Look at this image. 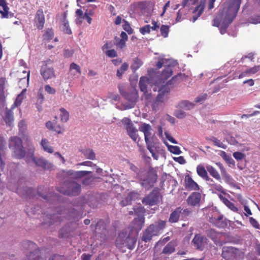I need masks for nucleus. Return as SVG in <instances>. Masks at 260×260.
Instances as JSON below:
<instances>
[{"label": "nucleus", "mask_w": 260, "mask_h": 260, "mask_svg": "<svg viewBox=\"0 0 260 260\" xmlns=\"http://www.w3.org/2000/svg\"><path fill=\"white\" fill-rule=\"evenodd\" d=\"M241 3V0H227L223 4L222 9L215 16L213 25L216 27L220 25V32L222 35L225 33L229 25L236 17Z\"/></svg>", "instance_id": "nucleus-1"}, {"label": "nucleus", "mask_w": 260, "mask_h": 260, "mask_svg": "<svg viewBox=\"0 0 260 260\" xmlns=\"http://www.w3.org/2000/svg\"><path fill=\"white\" fill-rule=\"evenodd\" d=\"M136 241V235H131L127 234L126 232L122 231L116 240V245L119 248L126 247L129 249H132L134 248Z\"/></svg>", "instance_id": "nucleus-2"}, {"label": "nucleus", "mask_w": 260, "mask_h": 260, "mask_svg": "<svg viewBox=\"0 0 260 260\" xmlns=\"http://www.w3.org/2000/svg\"><path fill=\"white\" fill-rule=\"evenodd\" d=\"M137 178L139 180L140 184L146 189H149L156 182L157 176L155 170L151 169L149 171L145 174L138 173Z\"/></svg>", "instance_id": "nucleus-3"}, {"label": "nucleus", "mask_w": 260, "mask_h": 260, "mask_svg": "<svg viewBox=\"0 0 260 260\" xmlns=\"http://www.w3.org/2000/svg\"><path fill=\"white\" fill-rule=\"evenodd\" d=\"M9 148L13 152V155L17 158H22L25 155L21 139L17 137H12L9 140Z\"/></svg>", "instance_id": "nucleus-4"}, {"label": "nucleus", "mask_w": 260, "mask_h": 260, "mask_svg": "<svg viewBox=\"0 0 260 260\" xmlns=\"http://www.w3.org/2000/svg\"><path fill=\"white\" fill-rule=\"evenodd\" d=\"M34 151L35 148L31 147L26 157V162L28 164L32 161L35 163L37 166L42 167L45 169H50L52 167V164L43 157L36 158L34 156Z\"/></svg>", "instance_id": "nucleus-5"}, {"label": "nucleus", "mask_w": 260, "mask_h": 260, "mask_svg": "<svg viewBox=\"0 0 260 260\" xmlns=\"http://www.w3.org/2000/svg\"><path fill=\"white\" fill-rule=\"evenodd\" d=\"M181 75L180 74L173 77L172 79L167 83L166 85L159 88V93L156 97L154 104L158 105L159 104L165 102L167 100L168 94L170 91L169 85L171 84L172 82L177 81L178 78L180 77Z\"/></svg>", "instance_id": "nucleus-6"}, {"label": "nucleus", "mask_w": 260, "mask_h": 260, "mask_svg": "<svg viewBox=\"0 0 260 260\" xmlns=\"http://www.w3.org/2000/svg\"><path fill=\"white\" fill-rule=\"evenodd\" d=\"M80 185L75 181H72L66 183L62 188L58 189V191L66 195L75 196L80 193Z\"/></svg>", "instance_id": "nucleus-7"}, {"label": "nucleus", "mask_w": 260, "mask_h": 260, "mask_svg": "<svg viewBox=\"0 0 260 260\" xmlns=\"http://www.w3.org/2000/svg\"><path fill=\"white\" fill-rule=\"evenodd\" d=\"M73 215H68V212L65 210H62V208H59L57 209L56 213L50 215V220H52L51 222H56L62 220V218L64 217L69 220H70L72 217H74L76 215V211L72 210Z\"/></svg>", "instance_id": "nucleus-8"}, {"label": "nucleus", "mask_w": 260, "mask_h": 260, "mask_svg": "<svg viewBox=\"0 0 260 260\" xmlns=\"http://www.w3.org/2000/svg\"><path fill=\"white\" fill-rule=\"evenodd\" d=\"M122 122L125 126L128 135L134 141L136 142L138 137V130L134 127L131 119L125 117L122 120Z\"/></svg>", "instance_id": "nucleus-9"}, {"label": "nucleus", "mask_w": 260, "mask_h": 260, "mask_svg": "<svg viewBox=\"0 0 260 260\" xmlns=\"http://www.w3.org/2000/svg\"><path fill=\"white\" fill-rule=\"evenodd\" d=\"M159 192L158 188H154L149 194L142 200V203L145 205L153 206L159 202Z\"/></svg>", "instance_id": "nucleus-10"}, {"label": "nucleus", "mask_w": 260, "mask_h": 260, "mask_svg": "<svg viewBox=\"0 0 260 260\" xmlns=\"http://www.w3.org/2000/svg\"><path fill=\"white\" fill-rule=\"evenodd\" d=\"M123 96L128 102V103L122 104L121 110H127L134 107L138 98L137 91L131 93H125Z\"/></svg>", "instance_id": "nucleus-11"}, {"label": "nucleus", "mask_w": 260, "mask_h": 260, "mask_svg": "<svg viewBox=\"0 0 260 260\" xmlns=\"http://www.w3.org/2000/svg\"><path fill=\"white\" fill-rule=\"evenodd\" d=\"M8 187L9 189L13 191L17 192L21 196L27 197L31 196L32 194L33 189L31 188L24 187L23 188H19L16 183H13L9 182L8 183Z\"/></svg>", "instance_id": "nucleus-12"}, {"label": "nucleus", "mask_w": 260, "mask_h": 260, "mask_svg": "<svg viewBox=\"0 0 260 260\" xmlns=\"http://www.w3.org/2000/svg\"><path fill=\"white\" fill-rule=\"evenodd\" d=\"M139 129L144 133L146 145L153 144V135L151 126L149 124L144 123L140 125Z\"/></svg>", "instance_id": "nucleus-13"}, {"label": "nucleus", "mask_w": 260, "mask_h": 260, "mask_svg": "<svg viewBox=\"0 0 260 260\" xmlns=\"http://www.w3.org/2000/svg\"><path fill=\"white\" fill-rule=\"evenodd\" d=\"M239 252V250L233 247H223L222 256L225 260H233L237 256Z\"/></svg>", "instance_id": "nucleus-14"}, {"label": "nucleus", "mask_w": 260, "mask_h": 260, "mask_svg": "<svg viewBox=\"0 0 260 260\" xmlns=\"http://www.w3.org/2000/svg\"><path fill=\"white\" fill-rule=\"evenodd\" d=\"M40 73L44 80H47L55 77L54 69L52 67H48L46 63L41 67Z\"/></svg>", "instance_id": "nucleus-15"}, {"label": "nucleus", "mask_w": 260, "mask_h": 260, "mask_svg": "<svg viewBox=\"0 0 260 260\" xmlns=\"http://www.w3.org/2000/svg\"><path fill=\"white\" fill-rule=\"evenodd\" d=\"M202 195L199 192H192L187 199L188 205L191 206H199Z\"/></svg>", "instance_id": "nucleus-16"}, {"label": "nucleus", "mask_w": 260, "mask_h": 260, "mask_svg": "<svg viewBox=\"0 0 260 260\" xmlns=\"http://www.w3.org/2000/svg\"><path fill=\"white\" fill-rule=\"evenodd\" d=\"M207 238L204 236L196 235L192 240V243L197 249L202 250L207 243Z\"/></svg>", "instance_id": "nucleus-17"}, {"label": "nucleus", "mask_w": 260, "mask_h": 260, "mask_svg": "<svg viewBox=\"0 0 260 260\" xmlns=\"http://www.w3.org/2000/svg\"><path fill=\"white\" fill-rule=\"evenodd\" d=\"M35 23L38 29H42L43 28L45 23V17L42 9H39L37 11L35 18Z\"/></svg>", "instance_id": "nucleus-18"}, {"label": "nucleus", "mask_w": 260, "mask_h": 260, "mask_svg": "<svg viewBox=\"0 0 260 260\" xmlns=\"http://www.w3.org/2000/svg\"><path fill=\"white\" fill-rule=\"evenodd\" d=\"M145 218L143 216L139 215L138 217L135 218L132 223V227L136 232V235L142 229L144 224Z\"/></svg>", "instance_id": "nucleus-19"}, {"label": "nucleus", "mask_w": 260, "mask_h": 260, "mask_svg": "<svg viewBox=\"0 0 260 260\" xmlns=\"http://www.w3.org/2000/svg\"><path fill=\"white\" fill-rule=\"evenodd\" d=\"M260 70V65L255 66L249 68L243 71L238 76L239 79L245 77H249L252 75L255 74Z\"/></svg>", "instance_id": "nucleus-20"}, {"label": "nucleus", "mask_w": 260, "mask_h": 260, "mask_svg": "<svg viewBox=\"0 0 260 260\" xmlns=\"http://www.w3.org/2000/svg\"><path fill=\"white\" fill-rule=\"evenodd\" d=\"M166 222L165 221L160 220L157 222H155L154 224H151L150 226H153V233L157 236L161 234L165 228Z\"/></svg>", "instance_id": "nucleus-21"}, {"label": "nucleus", "mask_w": 260, "mask_h": 260, "mask_svg": "<svg viewBox=\"0 0 260 260\" xmlns=\"http://www.w3.org/2000/svg\"><path fill=\"white\" fill-rule=\"evenodd\" d=\"M9 8L4 0H0V13L2 18H9L11 17V14L9 12Z\"/></svg>", "instance_id": "nucleus-22"}, {"label": "nucleus", "mask_w": 260, "mask_h": 260, "mask_svg": "<svg viewBox=\"0 0 260 260\" xmlns=\"http://www.w3.org/2000/svg\"><path fill=\"white\" fill-rule=\"evenodd\" d=\"M182 209L180 207L177 208L173 212H172L170 216L169 221L171 223L177 222L182 214Z\"/></svg>", "instance_id": "nucleus-23"}, {"label": "nucleus", "mask_w": 260, "mask_h": 260, "mask_svg": "<svg viewBox=\"0 0 260 260\" xmlns=\"http://www.w3.org/2000/svg\"><path fill=\"white\" fill-rule=\"evenodd\" d=\"M6 142L1 136H0V167L2 169L4 167L5 163L3 160V157L5 155V150L6 149Z\"/></svg>", "instance_id": "nucleus-24"}, {"label": "nucleus", "mask_w": 260, "mask_h": 260, "mask_svg": "<svg viewBox=\"0 0 260 260\" xmlns=\"http://www.w3.org/2000/svg\"><path fill=\"white\" fill-rule=\"evenodd\" d=\"M153 226H149L143 233L142 239L145 242L149 241L153 236H157L152 230Z\"/></svg>", "instance_id": "nucleus-25"}, {"label": "nucleus", "mask_w": 260, "mask_h": 260, "mask_svg": "<svg viewBox=\"0 0 260 260\" xmlns=\"http://www.w3.org/2000/svg\"><path fill=\"white\" fill-rule=\"evenodd\" d=\"M12 110L13 109L11 108V109H7L4 116V119L6 124L9 126H11L14 121V116Z\"/></svg>", "instance_id": "nucleus-26"}, {"label": "nucleus", "mask_w": 260, "mask_h": 260, "mask_svg": "<svg viewBox=\"0 0 260 260\" xmlns=\"http://www.w3.org/2000/svg\"><path fill=\"white\" fill-rule=\"evenodd\" d=\"M7 84V80L4 78H0V105L4 104L5 99L4 89Z\"/></svg>", "instance_id": "nucleus-27"}, {"label": "nucleus", "mask_w": 260, "mask_h": 260, "mask_svg": "<svg viewBox=\"0 0 260 260\" xmlns=\"http://www.w3.org/2000/svg\"><path fill=\"white\" fill-rule=\"evenodd\" d=\"M186 187L190 190H198L199 189V185L194 182L193 179L188 176L185 179Z\"/></svg>", "instance_id": "nucleus-28"}, {"label": "nucleus", "mask_w": 260, "mask_h": 260, "mask_svg": "<svg viewBox=\"0 0 260 260\" xmlns=\"http://www.w3.org/2000/svg\"><path fill=\"white\" fill-rule=\"evenodd\" d=\"M206 168V169H207L208 172H209V173L210 174V175L211 176H212L214 178H215L217 180H221L220 175L219 173H218V172L217 171V170L215 168H214L212 166L209 165H207Z\"/></svg>", "instance_id": "nucleus-29"}, {"label": "nucleus", "mask_w": 260, "mask_h": 260, "mask_svg": "<svg viewBox=\"0 0 260 260\" xmlns=\"http://www.w3.org/2000/svg\"><path fill=\"white\" fill-rule=\"evenodd\" d=\"M194 106V104L188 101L183 100L179 102L178 104V107L180 109H183L185 110H189L192 109Z\"/></svg>", "instance_id": "nucleus-30"}, {"label": "nucleus", "mask_w": 260, "mask_h": 260, "mask_svg": "<svg viewBox=\"0 0 260 260\" xmlns=\"http://www.w3.org/2000/svg\"><path fill=\"white\" fill-rule=\"evenodd\" d=\"M149 79L147 77H141L139 81V87L141 91L144 93L147 92V85L148 84Z\"/></svg>", "instance_id": "nucleus-31"}, {"label": "nucleus", "mask_w": 260, "mask_h": 260, "mask_svg": "<svg viewBox=\"0 0 260 260\" xmlns=\"http://www.w3.org/2000/svg\"><path fill=\"white\" fill-rule=\"evenodd\" d=\"M172 70L170 68H166L163 70L160 76V83L164 82L168 78H169L172 74Z\"/></svg>", "instance_id": "nucleus-32"}, {"label": "nucleus", "mask_w": 260, "mask_h": 260, "mask_svg": "<svg viewBox=\"0 0 260 260\" xmlns=\"http://www.w3.org/2000/svg\"><path fill=\"white\" fill-rule=\"evenodd\" d=\"M218 196L221 201H222V202L231 210L234 212L238 211V208L234 206L233 203L231 202L229 200H228L226 198L222 196L221 194H219Z\"/></svg>", "instance_id": "nucleus-33"}, {"label": "nucleus", "mask_w": 260, "mask_h": 260, "mask_svg": "<svg viewBox=\"0 0 260 260\" xmlns=\"http://www.w3.org/2000/svg\"><path fill=\"white\" fill-rule=\"evenodd\" d=\"M197 172L198 175L203 179L206 178L208 176V171L202 165H198L197 167Z\"/></svg>", "instance_id": "nucleus-34"}, {"label": "nucleus", "mask_w": 260, "mask_h": 260, "mask_svg": "<svg viewBox=\"0 0 260 260\" xmlns=\"http://www.w3.org/2000/svg\"><path fill=\"white\" fill-rule=\"evenodd\" d=\"M25 91H26L25 89H23L22 90V91L21 92V93L18 95L15 102L14 103L13 105L11 107L12 109H14L15 107H17L21 104L22 100L25 98L24 93L25 92Z\"/></svg>", "instance_id": "nucleus-35"}, {"label": "nucleus", "mask_w": 260, "mask_h": 260, "mask_svg": "<svg viewBox=\"0 0 260 260\" xmlns=\"http://www.w3.org/2000/svg\"><path fill=\"white\" fill-rule=\"evenodd\" d=\"M41 144L44 151L50 153L53 152V149L49 145V142L47 139H43L41 141Z\"/></svg>", "instance_id": "nucleus-36"}, {"label": "nucleus", "mask_w": 260, "mask_h": 260, "mask_svg": "<svg viewBox=\"0 0 260 260\" xmlns=\"http://www.w3.org/2000/svg\"><path fill=\"white\" fill-rule=\"evenodd\" d=\"M70 71L71 75L75 76L76 74L80 75L81 74L80 67L75 63H72L70 67Z\"/></svg>", "instance_id": "nucleus-37"}, {"label": "nucleus", "mask_w": 260, "mask_h": 260, "mask_svg": "<svg viewBox=\"0 0 260 260\" xmlns=\"http://www.w3.org/2000/svg\"><path fill=\"white\" fill-rule=\"evenodd\" d=\"M82 153L84 154L85 157L87 159L93 160L95 158V154L92 149H84L82 151Z\"/></svg>", "instance_id": "nucleus-38"}, {"label": "nucleus", "mask_w": 260, "mask_h": 260, "mask_svg": "<svg viewBox=\"0 0 260 260\" xmlns=\"http://www.w3.org/2000/svg\"><path fill=\"white\" fill-rule=\"evenodd\" d=\"M175 251L174 244L172 242L169 243L164 248L162 252L165 254H171Z\"/></svg>", "instance_id": "nucleus-39"}, {"label": "nucleus", "mask_w": 260, "mask_h": 260, "mask_svg": "<svg viewBox=\"0 0 260 260\" xmlns=\"http://www.w3.org/2000/svg\"><path fill=\"white\" fill-rule=\"evenodd\" d=\"M60 117L61 119V121L66 122H67L69 118V112L64 108H62L60 109Z\"/></svg>", "instance_id": "nucleus-40"}, {"label": "nucleus", "mask_w": 260, "mask_h": 260, "mask_svg": "<svg viewBox=\"0 0 260 260\" xmlns=\"http://www.w3.org/2000/svg\"><path fill=\"white\" fill-rule=\"evenodd\" d=\"M143 64L142 61L138 58H134L133 62L131 65L132 70L135 72Z\"/></svg>", "instance_id": "nucleus-41"}, {"label": "nucleus", "mask_w": 260, "mask_h": 260, "mask_svg": "<svg viewBox=\"0 0 260 260\" xmlns=\"http://www.w3.org/2000/svg\"><path fill=\"white\" fill-rule=\"evenodd\" d=\"M207 236L213 240H215L218 238V233L214 229H209L206 231Z\"/></svg>", "instance_id": "nucleus-42"}, {"label": "nucleus", "mask_w": 260, "mask_h": 260, "mask_svg": "<svg viewBox=\"0 0 260 260\" xmlns=\"http://www.w3.org/2000/svg\"><path fill=\"white\" fill-rule=\"evenodd\" d=\"M147 149L149 150L152 154V156L156 160H157L159 157L158 153H155V147L154 144H149L147 145Z\"/></svg>", "instance_id": "nucleus-43"}, {"label": "nucleus", "mask_w": 260, "mask_h": 260, "mask_svg": "<svg viewBox=\"0 0 260 260\" xmlns=\"http://www.w3.org/2000/svg\"><path fill=\"white\" fill-rule=\"evenodd\" d=\"M62 29L67 34H72V31L69 26V22L65 18L63 20Z\"/></svg>", "instance_id": "nucleus-44"}, {"label": "nucleus", "mask_w": 260, "mask_h": 260, "mask_svg": "<svg viewBox=\"0 0 260 260\" xmlns=\"http://www.w3.org/2000/svg\"><path fill=\"white\" fill-rule=\"evenodd\" d=\"M210 190L212 191L213 193H216V191L224 193V190L222 186L216 183L210 187Z\"/></svg>", "instance_id": "nucleus-45"}, {"label": "nucleus", "mask_w": 260, "mask_h": 260, "mask_svg": "<svg viewBox=\"0 0 260 260\" xmlns=\"http://www.w3.org/2000/svg\"><path fill=\"white\" fill-rule=\"evenodd\" d=\"M168 147V150L172 153L175 154H180L181 153V151L180 148L177 146H172L166 144Z\"/></svg>", "instance_id": "nucleus-46"}, {"label": "nucleus", "mask_w": 260, "mask_h": 260, "mask_svg": "<svg viewBox=\"0 0 260 260\" xmlns=\"http://www.w3.org/2000/svg\"><path fill=\"white\" fill-rule=\"evenodd\" d=\"M90 173V172H88L86 171H79L73 173L72 175L74 177L76 178H80L88 175Z\"/></svg>", "instance_id": "nucleus-47"}, {"label": "nucleus", "mask_w": 260, "mask_h": 260, "mask_svg": "<svg viewBox=\"0 0 260 260\" xmlns=\"http://www.w3.org/2000/svg\"><path fill=\"white\" fill-rule=\"evenodd\" d=\"M216 165L218 167L220 170V172L222 176L225 178L228 179L230 178L229 175L226 173L225 169L224 168L222 164L220 162H217Z\"/></svg>", "instance_id": "nucleus-48"}, {"label": "nucleus", "mask_w": 260, "mask_h": 260, "mask_svg": "<svg viewBox=\"0 0 260 260\" xmlns=\"http://www.w3.org/2000/svg\"><path fill=\"white\" fill-rule=\"evenodd\" d=\"M216 226L218 228H224L226 225V223L223 219L222 215H219L216 218Z\"/></svg>", "instance_id": "nucleus-49"}, {"label": "nucleus", "mask_w": 260, "mask_h": 260, "mask_svg": "<svg viewBox=\"0 0 260 260\" xmlns=\"http://www.w3.org/2000/svg\"><path fill=\"white\" fill-rule=\"evenodd\" d=\"M204 7L202 6H199L196 8V9L194 11V13L198 12V14L197 16H193L192 17V21L194 22L202 14L203 11Z\"/></svg>", "instance_id": "nucleus-50"}, {"label": "nucleus", "mask_w": 260, "mask_h": 260, "mask_svg": "<svg viewBox=\"0 0 260 260\" xmlns=\"http://www.w3.org/2000/svg\"><path fill=\"white\" fill-rule=\"evenodd\" d=\"M169 26L166 25H162L160 27V31L161 35L164 38L168 37L169 31Z\"/></svg>", "instance_id": "nucleus-51"}, {"label": "nucleus", "mask_w": 260, "mask_h": 260, "mask_svg": "<svg viewBox=\"0 0 260 260\" xmlns=\"http://www.w3.org/2000/svg\"><path fill=\"white\" fill-rule=\"evenodd\" d=\"M54 36V33L52 29H47L44 35H43V39L44 40H51Z\"/></svg>", "instance_id": "nucleus-52"}, {"label": "nucleus", "mask_w": 260, "mask_h": 260, "mask_svg": "<svg viewBox=\"0 0 260 260\" xmlns=\"http://www.w3.org/2000/svg\"><path fill=\"white\" fill-rule=\"evenodd\" d=\"M165 66L167 67V68H171V67H174L177 64V61L172 59H165Z\"/></svg>", "instance_id": "nucleus-53"}, {"label": "nucleus", "mask_w": 260, "mask_h": 260, "mask_svg": "<svg viewBox=\"0 0 260 260\" xmlns=\"http://www.w3.org/2000/svg\"><path fill=\"white\" fill-rule=\"evenodd\" d=\"M174 115L177 118L180 119L184 118L186 115V113L181 109L175 110Z\"/></svg>", "instance_id": "nucleus-54"}, {"label": "nucleus", "mask_w": 260, "mask_h": 260, "mask_svg": "<svg viewBox=\"0 0 260 260\" xmlns=\"http://www.w3.org/2000/svg\"><path fill=\"white\" fill-rule=\"evenodd\" d=\"M151 26L150 25H146L140 29V32L143 35L149 33L150 31Z\"/></svg>", "instance_id": "nucleus-55"}, {"label": "nucleus", "mask_w": 260, "mask_h": 260, "mask_svg": "<svg viewBox=\"0 0 260 260\" xmlns=\"http://www.w3.org/2000/svg\"><path fill=\"white\" fill-rule=\"evenodd\" d=\"M211 141L213 143L214 145L218 146V147L224 148V144L219 140L215 137H213Z\"/></svg>", "instance_id": "nucleus-56"}, {"label": "nucleus", "mask_w": 260, "mask_h": 260, "mask_svg": "<svg viewBox=\"0 0 260 260\" xmlns=\"http://www.w3.org/2000/svg\"><path fill=\"white\" fill-rule=\"evenodd\" d=\"M207 96L208 95L207 93H202L201 95L196 98L195 102L196 103H201L207 99Z\"/></svg>", "instance_id": "nucleus-57"}, {"label": "nucleus", "mask_w": 260, "mask_h": 260, "mask_svg": "<svg viewBox=\"0 0 260 260\" xmlns=\"http://www.w3.org/2000/svg\"><path fill=\"white\" fill-rule=\"evenodd\" d=\"M105 54L110 57H114L117 56V53L114 49L108 50L105 51Z\"/></svg>", "instance_id": "nucleus-58"}, {"label": "nucleus", "mask_w": 260, "mask_h": 260, "mask_svg": "<svg viewBox=\"0 0 260 260\" xmlns=\"http://www.w3.org/2000/svg\"><path fill=\"white\" fill-rule=\"evenodd\" d=\"M132 200L131 198H128V195L126 197L125 200L121 201L120 202V205L122 206H125L131 204Z\"/></svg>", "instance_id": "nucleus-59"}, {"label": "nucleus", "mask_w": 260, "mask_h": 260, "mask_svg": "<svg viewBox=\"0 0 260 260\" xmlns=\"http://www.w3.org/2000/svg\"><path fill=\"white\" fill-rule=\"evenodd\" d=\"M233 156L237 160H240L244 157V154L240 152H235L233 153Z\"/></svg>", "instance_id": "nucleus-60"}, {"label": "nucleus", "mask_w": 260, "mask_h": 260, "mask_svg": "<svg viewBox=\"0 0 260 260\" xmlns=\"http://www.w3.org/2000/svg\"><path fill=\"white\" fill-rule=\"evenodd\" d=\"M125 24L123 25V29L127 31L129 34H131L133 32V30L129 25V24L126 22L124 21Z\"/></svg>", "instance_id": "nucleus-61"}, {"label": "nucleus", "mask_w": 260, "mask_h": 260, "mask_svg": "<svg viewBox=\"0 0 260 260\" xmlns=\"http://www.w3.org/2000/svg\"><path fill=\"white\" fill-rule=\"evenodd\" d=\"M45 90L49 94H54L55 93V89L51 87L49 85H46L45 86Z\"/></svg>", "instance_id": "nucleus-62"}, {"label": "nucleus", "mask_w": 260, "mask_h": 260, "mask_svg": "<svg viewBox=\"0 0 260 260\" xmlns=\"http://www.w3.org/2000/svg\"><path fill=\"white\" fill-rule=\"evenodd\" d=\"M249 21L251 23L257 24L260 23V16H252L250 18Z\"/></svg>", "instance_id": "nucleus-63"}, {"label": "nucleus", "mask_w": 260, "mask_h": 260, "mask_svg": "<svg viewBox=\"0 0 260 260\" xmlns=\"http://www.w3.org/2000/svg\"><path fill=\"white\" fill-rule=\"evenodd\" d=\"M184 14V13L182 9H180L179 10L177 13V17L176 18V22H180L183 19V18H182V16Z\"/></svg>", "instance_id": "nucleus-64"}]
</instances>
